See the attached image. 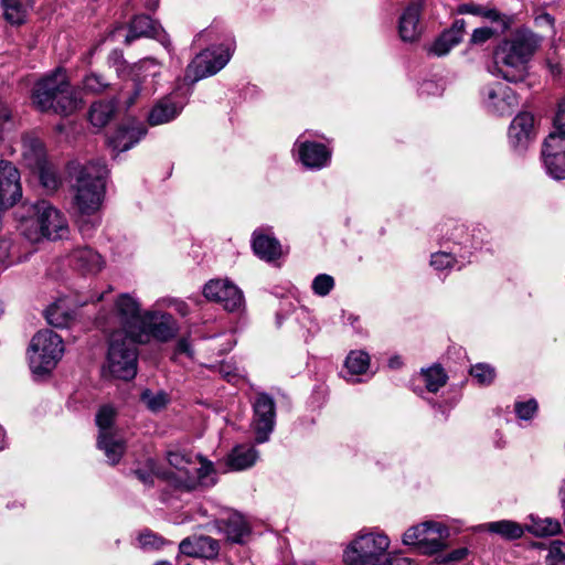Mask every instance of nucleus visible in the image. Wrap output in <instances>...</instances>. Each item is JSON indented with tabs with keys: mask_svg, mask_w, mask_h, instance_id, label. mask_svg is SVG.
<instances>
[{
	"mask_svg": "<svg viewBox=\"0 0 565 565\" xmlns=\"http://www.w3.org/2000/svg\"><path fill=\"white\" fill-rule=\"evenodd\" d=\"M541 38L526 28L516 29L493 50L492 74L510 83L524 82Z\"/></svg>",
	"mask_w": 565,
	"mask_h": 565,
	"instance_id": "obj_1",
	"label": "nucleus"
},
{
	"mask_svg": "<svg viewBox=\"0 0 565 565\" xmlns=\"http://www.w3.org/2000/svg\"><path fill=\"white\" fill-rule=\"evenodd\" d=\"M70 174L73 180V206L81 215V230L85 231L84 217L94 215L102 205L108 169L104 161L95 160L86 164L73 163Z\"/></svg>",
	"mask_w": 565,
	"mask_h": 565,
	"instance_id": "obj_2",
	"label": "nucleus"
},
{
	"mask_svg": "<svg viewBox=\"0 0 565 565\" xmlns=\"http://www.w3.org/2000/svg\"><path fill=\"white\" fill-rule=\"evenodd\" d=\"M32 103L40 111L68 116L82 107L79 93L71 85L63 68L39 79L32 92Z\"/></svg>",
	"mask_w": 565,
	"mask_h": 565,
	"instance_id": "obj_3",
	"label": "nucleus"
},
{
	"mask_svg": "<svg viewBox=\"0 0 565 565\" xmlns=\"http://www.w3.org/2000/svg\"><path fill=\"white\" fill-rule=\"evenodd\" d=\"M142 321L140 302L128 292L118 295L113 308L108 312H100L97 317V323L104 332L141 338H143Z\"/></svg>",
	"mask_w": 565,
	"mask_h": 565,
	"instance_id": "obj_4",
	"label": "nucleus"
},
{
	"mask_svg": "<svg viewBox=\"0 0 565 565\" xmlns=\"http://www.w3.org/2000/svg\"><path fill=\"white\" fill-rule=\"evenodd\" d=\"M31 210L33 215L21 222V232L29 241H56L67 236L70 230L65 215L49 201H38Z\"/></svg>",
	"mask_w": 565,
	"mask_h": 565,
	"instance_id": "obj_5",
	"label": "nucleus"
},
{
	"mask_svg": "<svg viewBox=\"0 0 565 565\" xmlns=\"http://www.w3.org/2000/svg\"><path fill=\"white\" fill-rule=\"evenodd\" d=\"M141 337L110 333L105 370L115 379L130 381L138 370V344Z\"/></svg>",
	"mask_w": 565,
	"mask_h": 565,
	"instance_id": "obj_6",
	"label": "nucleus"
},
{
	"mask_svg": "<svg viewBox=\"0 0 565 565\" xmlns=\"http://www.w3.org/2000/svg\"><path fill=\"white\" fill-rule=\"evenodd\" d=\"M390 539L381 532H360L343 552L344 565H382Z\"/></svg>",
	"mask_w": 565,
	"mask_h": 565,
	"instance_id": "obj_7",
	"label": "nucleus"
},
{
	"mask_svg": "<svg viewBox=\"0 0 565 565\" xmlns=\"http://www.w3.org/2000/svg\"><path fill=\"white\" fill-rule=\"evenodd\" d=\"M63 339L52 330L36 332L29 348L31 372L36 376L50 374L63 355Z\"/></svg>",
	"mask_w": 565,
	"mask_h": 565,
	"instance_id": "obj_8",
	"label": "nucleus"
},
{
	"mask_svg": "<svg viewBox=\"0 0 565 565\" xmlns=\"http://www.w3.org/2000/svg\"><path fill=\"white\" fill-rule=\"evenodd\" d=\"M448 536L447 526L427 521L409 527L403 535V543L416 546L422 554L433 555L446 547Z\"/></svg>",
	"mask_w": 565,
	"mask_h": 565,
	"instance_id": "obj_9",
	"label": "nucleus"
},
{
	"mask_svg": "<svg viewBox=\"0 0 565 565\" xmlns=\"http://www.w3.org/2000/svg\"><path fill=\"white\" fill-rule=\"evenodd\" d=\"M115 416L116 411L109 405L100 407L96 415V424L99 428L97 446L113 465L120 460L125 451L124 440L111 431Z\"/></svg>",
	"mask_w": 565,
	"mask_h": 565,
	"instance_id": "obj_10",
	"label": "nucleus"
},
{
	"mask_svg": "<svg viewBox=\"0 0 565 565\" xmlns=\"http://www.w3.org/2000/svg\"><path fill=\"white\" fill-rule=\"evenodd\" d=\"M232 53L228 45H220L200 53L186 67L185 79L193 83L216 74L230 62Z\"/></svg>",
	"mask_w": 565,
	"mask_h": 565,
	"instance_id": "obj_11",
	"label": "nucleus"
},
{
	"mask_svg": "<svg viewBox=\"0 0 565 565\" xmlns=\"http://www.w3.org/2000/svg\"><path fill=\"white\" fill-rule=\"evenodd\" d=\"M161 66L154 58L141 60L134 67V92L127 99V107L132 106L136 100L143 96L150 97L159 87Z\"/></svg>",
	"mask_w": 565,
	"mask_h": 565,
	"instance_id": "obj_12",
	"label": "nucleus"
},
{
	"mask_svg": "<svg viewBox=\"0 0 565 565\" xmlns=\"http://www.w3.org/2000/svg\"><path fill=\"white\" fill-rule=\"evenodd\" d=\"M24 157L33 162L39 173V179L42 186L47 192L56 191L62 184L61 178L57 174L55 167L45 160L44 146L39 139H26L23 142Z\"/></svg>",
	"mask_w": 565,
	"mask_h": 565,
	"instance_id": "obj_13",
	"label": "nucleus"
},
{
	"mask_svg": "<svg viewBox=\"0 0 565 565\" xmlns=\"http://www.w3.org/2000/svg\"><path fill=\"white\" fill-rule=\"evenodd\" d=\"M252 427L255 434V441L264 444L269 440L276 420V404L267 393H257L253 403Z\"/></svg>",
	"mask_w": 565,
	"mask_h": 565,
	"instance_id": "obj_14",
	"label": "nucleus"
},
{
	"mask_svg": "<svg viewBox=\"0 0 565 565\" xmlns=\"http://www.w3.org/2000/svg\"><path fill=\"white\" fill-rule=\"evenodd\" d=\"M186 102V97L179 90H173L161 97L149 110L148 124L150 126H159L174 120L182 113Z\"/></svg>",
	"mask_w": 565,
	"mask_h": 565,
	"instance_id": "obj_15",
	"label": "nucleus"
},
{
	"mask_svg": "<svg viewBox=\"0 0 565 565\" xmlns=\"http://www.w3.org/2000/svg\"><path fill=\"white\" fill-rule=\"evenodd\" d=\"M203 294L206 299L222 305L231 312L239 310L244 303L242 291L228 280H210L205 284Z\"/></svg>",
	"mask_w": 565,
	"mask_h": 565,
	"instance_id": "obj_16",
	"label": "nucleus"
},
{
	"mask_svg": "<svg viewBox=\"0 0 565 565\" xmlns=\"http://www.w3.org/2000/svg\"><path fill=\"white\" fill-rule=\"evenodd\" d=\"M178 331V322L170 313L157 311H146L143 313V342L149 335L158 341L167 342L174 338Z\"/></svg>",
	"mask_w": 565,
	"mask_h": 565,
	"instance_id": "obj_17",
	"label": "nucleus"
},
{
	"mask_svg": "<svg viewBox=\"0 0 565 565\" xmlns=\"http://www.w3.org/2000/svg\"><path fill=\"white\" fill-rule=\"evenodd\" d=\"M483 100L487 109L499 116L510 115L519 104L514 90L502 83L486 86Z\"/></svg>",
	"mask_w": 565,
	"mask_h": 565,
	"instance_id": "obj_18",
	"label": "nucleus"
},
{
	"mask_svg": "<svg viewBox=\"0 0 565 565\" xmlns=\"http://www.w3.org/2000/svg\"><path fill=\"white\" fill-rule=\"evenodd\" d=\"M542 159L547 174L555 180L565 179V138L548 135L542 148Z\"/></svg>",
	"mask_w": 565,
	"mask_h": 565,
	"instance_id": "obj_19",
	"label": "nucleus"
},
{
	"mask_svg": "<svg viewBox=\"0 0 565 565\" xmlns=\"http://www.w3.org/2000/svg\"><path fill=\"white\" fill-rule=\"evenodd\" d=\"M534 117L523 111L514 117L509 127L510 146L518 152L524 151L534 139Z\"/></svg>",
	"mask_w": 565,
	"mask_h": 565,
	"instance_id": "obj_20",
	"label": "nucleus"
},
{
	"mask_svg": "<svg viewBox=\"0 0 565 565\" xmlns=\"http://www.w3.org/2000/svg\"><path fill=\"white\" fill-rule=\"evenodd\" d=\"M148 36L157 39L166 49L171 46L168 34L161 26L146 14L136 15L129 26V31L125 38V43L130 44L134 40Z\"/></svg>",
	"mask_w": 565,
	"mask_h": 565,
	"instance_id": "obj_21",
	"label": "nucleus"
},
{
	"mask_svg": "<svg viewBox=\"0 0 565 565\" xmlns=\"http://www.w3.org/2000/svg\"><path fill=\"white\" fill-rule=\"evenodd\" d=\"M466 33V21L457 19L451 26L445 30L434 42L426 49L430 56L443 57L447 55L452 47L458 45Z\"/></svg>",
	"mask_w": 565,
	"mask_h": 565,
	"instance_id": "obj_22",
	"label": "nucleus"
},
{
	"mask_svg": "<svg viewBox=\"0 0 565 565\" xmlns=\"http://www.w3.org/2000/svg\"><path fill=\"white\" fill-rule=\"evenodd\" d=\"M68 263L76 271L87 275L99 273L105 265L102 255L89 246L74 248L68 255Z\"/></svg>",
	"mask_w": 565,
	"mask_h": 565,
	"instance_id": "obj_23",
	"label": "nucleus"
},
{
	"mask_svg": "<svg viewBox=\"0 0 565 565\" xmlns=\"http://www.w3.org/2000/svg\"><path fill=\"white\" fill-rule=\"evenodd\" d=\"M22 196L19 170L9 161L0 160V199L15 204Z\"/></svg>",
	"mask_w": 565,
	"mask_h": 565,
	"instance_id": "obj_24",
	"label": "nucleus"
},
{
	"mask_svg": "<svg viewBox=\"0 0 565 565\" xmlns=\"http://www.w3.org/2000/svg\"><path fill=\"white\" fill-rule=\"evenodd\" d=\"M299 159L309 169H322L331 160V150L324 145L315 141H296Z\"/></svg>",
	"mask_w": 565,
	"mask_h": 565,
	"instance_id": "obj_25",
	"label": "nucleus"
},
{
	"mask_svg": "<svg viewBox=\"0 0 565 565\" xmlns=\"http://www.w3.org/2000/svg\"><path fill=\"white\" fill-rule=\"evenodd\" d=\"M179 550L186 556L212 558L218 553V543L210 536L194 535L181 541Z\"/></svg>",
	"mask_w": 565,
	"mask_h": 565,
	"instance_id": "obj_26",
	"label": "nucleus"
},
{
	"mask_svg": "<svg viewBox=\"0 0 565 565\" xmlns=\"http://www.w3.org/2000/svg\"><path fill=\"white\" fill-rule=\"evenodd\" d=\"M186 478L182 489L188 491L196 489L199 486L210 487L214 484V468L211 461L196 456L190 470H186Z\"/></svg>",
	"mask_w": 565,
	"mask_h": 565,
	"instance_id": "obj_27",
	"label": "nucleus"
},
{
	"mask_svg": "<svg viewBox=\"0 0 565 565\" xmlns=\"http://www.w3.org/2000/svg\"><path fill=\"white\" fill-rule=\"evenodd\" d=\"M195 457V455L182 452L179 450L169 451L168 461L169 465L175 469V471H163V479L174 482L178 488H183L184 480L188 475L186 470L191 469Z\"/></svg>",
	"mask_w": 565,
	"mask_h": 565,
	"instance_id": "obj_28",
	"label": "nucleus"
},
{
	"mask_svg": "<svg viewBox=\"0 0 565 565\" xmlns=\"http://www.w3.org/2000/svg\"><path fill=\"white\" fill-rule=\"evenodd\" d=\"M147 134L143 126L120 127L107 138L108 146L119 152L132 148Z\"/></svg>",
	"mask_w": 565,
	"mask_h": 565,
	"instance_id": "obj_29",
	"label": "nucleus"
},
{
	"mask_svg": "<svg viewBox=\"0 0 565 565\" xmlns=\"http://www.w3.org/2000/svg\"><path fill=\"white\" fill-rule=\"evenodd\" d=\"M422 3L412 2L403 12L399 19V35L403 41H415L419 35V19Z\"/></svg>",
	"mask_w": 565,
	"mask_h": 565,
	"instance_id": "obj_30",
	"label": "nucleus"
},
{
	"mask_svg": "<svg viewBox=\"0 0 565 565\" xmlns=\"http://www.w3.org/2000/svg\"><path fill=\"white\" fill-rule=\"evenodd\" d=\"M252 247L254 253L266 262H273L281 256V245L274 236L264 234L262 231L253 233Z\"/></svg>",
	"mask_w": 565,
	"mask_h": 565,
	"instance_id": "obj_31",
	"label": "nucleus"
},
{
	"mask_svg": "<svg viewBox=\"0 0 565 565\" xmlns=\"http://www.w3.org/2000/svg\"><path fill=\"white\" fill-rule=\"evenodd\" d=\"M258 459V451L252 445H237L228 454L227 466L235 471L250 468Z\"/></svg>",
	"mask_w": 565,
	"mask_h": 565,
	"instance_id": "obj_32",
	"label": "nucleus"
},
{
	"mask_svg": "<svg viewBox=\"0 0 565 565\" xmlns=\"http://www.w3.org/2000/svg\"><path fill=\"white\" fill-rule=\"evenodd\" d=\"M483 527L490 533L500 535L505 540H516L524 534L521 524L511 520H501L483 524Z\"/></svg>",
	"mask_w": 565,
	"mask_h": 565,
	"instance_id": "obj_33",
	"label": "nucleus"
},
{
	"mask_svg": "<svg viewBox=\"0 0 565 565\" xmlns=\"http://www.w3.org/2000/svg\"><path fill=\"white\" fill-rule=\"evenodd\" d=\"M4 19L11 24H21L26 14L30 0H1Z\"/></svg>",
	"mask_w": 565,
	"mask_h": 565,
	"instance_id": "obj_34",
	"label": "nucleus"
},
{
	"mask_svg": "<svg viewBox=\"0 0 565 565\" xmlns=\"http://www.w3.org/2000/svg\"><path fill=\"white\" fill-rule=\"evenodd\" d=\"M225 532L232 542L243 543L249 534V525L241 514H232L226 521Z\"/></svg>",
	"mask_w": 565,
	"mask_h": 565,
	"instance_id": "obj_35",
	"label": "nucleus"
},
{
	"mask_svg": "<svg viewBox=\"0 0 565 565\" xmlns=\"http://www.w3.org/2000/svg\"><path fill=\"white\" fill-rule=\"evenodd\" d=\"M115 111V106L108 102H96L90 106L89 120L96 127L108 124Z\"/></svg>",
	"mask_w": 565,
	"mask_h": 565,
	"instance_id": "obj_36",
	"label": "nucleus"
},
{
	"mask_svg": "<svg viewBox=\"0 0 565 565\" xmlns=\"http://www.w3.org/2000/svg\"><path fill=\"white\" fill-rule=\"evenodd\" d=\"M420 377L427 388L431 393H436L447 382V374L440 366H431L422 370Z\"/></svg>",
	"mask_w": 565,
	"mask_h": 565,
	"instance_id": "obj_37",
	"label": "nucleus"
},
{
	"mask_svg": "<svg viewBox=\"0 0 565 565\" xmlns=\"http://www.w3.org/2000/svg\"><path fill=\"white\" fill-rule=\"evenodd\" d=\"M344 365L351 375L363 374L369 369L370 356L364 351H351L345 359Z\"/></svg>",
	"mask_w": 565,
	"mask_h": 565,
	"instance_id": "obj_38",
	"label": "nucleus"
},
{
	"mask_svg": "<svg viewBox=\"0 0 565 565\" xmlns=\"http://www.w3.org/2000/svg\"><path fill=\"white\" fill-rule=\"evenodd\" d=\"M82 87L88 94H102L110 87V83L103 74L89 72L84 76Z\"/></svg>",
	"mask_w": 565,
	"mask_h": 565,
	"instance_id": "obj_39",
	"label": "nucleus"
},
{
	"mask_svg": "<svg viewBox=\"0 0 565 565\" xmlns=\"http://www.w3.org/2000/svg\"><path fill=\"white\" fill-rule=\"evenodd\" d=\"M561 523L554 519H537L533 520L529 531L536 536L556 535L561 532Z\"/></svg>",
	"mask_w": 565,
	"mask_h": 565,
	"instance_id": "obj_40",
	"label": "nucleus"
},
{
	"mask_svg": "<svg viewBox=\"0 0 565 565\" xmlns=\"http://www.w3.org/2000/svg\"><path fill=\"white\" fill-rule=\"evenodd\" d=\"M135 476L146 486L153 484L154 478L163 479V471L158 467L156 460L149 458L145 467L134 470Z\"/></svg>",
	"mask_w": 565,
	"mask_h": 565,
	"instance_id": "obj_41",
	"label": "nucleus"
},
{
	"mask_svg": "<svg viewBox=\"0 0 565 565\" xmlns=\"http://www.w3.org/2000/svg\"><path fill=\"white\" fill-rule=\"evenodd\" d=\"M140 399L151 412L161 411L166 407L169 401L168 395L164 392L160 391L153 393L150 390H145L141 393Z\"/></svg>",
	"mask_w": 565,
	"mask_h": 565,
	"instance_id": "obj_42",
	"label": "nucleus"
},
{
	"mask_svg": "<svg viewBox=\"0 0 565 565\" xmlns=\"http://www.w3.org/2000/svg\"><path fill=\"white\" fill-rule=\"evenodd\" d=\"M47 322L55 328H64L68 326L71 316L57 305H52L45 310Z\"/></svg>",
	"mask_w": 565,
	"mask_h": 565,
	"instance_id": "obj_43",
	"label": "nucleus"
},
{
	"mask_svg": "<svg viewBox=\"0 0 565 565\" xmlns=\"http://www.w3.org/2000/svg\"><path fill=\"white\" fill-rule=\"evenodd\" d=\"M470 374L480 385H489L495 377L494 369L486 363H478L471 366Z\"/></svg>",
	"mask_w": 565,
	"mask_h": 565,
	"instance_id": "obj_44",
	"label": "nucleus"
},
{
	"mask_svg": "<svg viewBox=\"0 0 565 565\" xmlns=\"http://www.w3.org/2000/svg\"><path fill=\"white\" fill-rule=\"evenodd\" d=\"M334 287V279L332 276L327 274L318 275L312 281V290L316 295L324 297Z\"/></svg>",
	"mask_w": 565,
	"mask_h": 565,
	"instance_id": "obj_45",
	"label": "nucleus"
},
{
	"mask_svg": "<svg viewBox=\"0 0 565 565\" xmlns=\"http://www.w3.org/2000/svg\"><path fill=\"white\" fill-rule=\"evenodd\" d=\"M537 407V402L534 398H531L525 402H516L514 404V412L518 418L522 420H530L536 414Z\"/></svg>",
	"mask_w": 565,
	"mask_h": 565,
	"instance_id": "obj_46",
	"label": "nucleus"
},
{
	"mask_svg": "<svg viewBox=\"0 0 565 565\" xmlns=\"http://www.w3.org/2000/svg\"><path fill=\"white\" fill-rule=\"evenodd\" d=\"M138 541L145 550H159L164 544V540L151 531L140 533Z\"/></svg>",
	"mask_w": 565,
	"mask_h": 565,
	"instance_id": "obj_47",
	"label": "nucleus"
},
{
	"mask_svg": "<svg viewBox=\"0 0 565 565\" xmlns=\"http://www.w3.org/2000/svg\"><path fill=\"white\" fill-rule=\"evenodd\" d=\"M107 64L109 67L115 68L118 76L124 75L128 71V63L120 50H114L109 53Z\"/></svg>",
	"mask_w": 565,
	"mask_h": 565,
	"instance_id": "obj_48",
	"label": "nucleus"
},
{
	"mask_svg": "<svg viewBox=\"0 0 565 565\" xmlns=\"http://www.w3.org/2000/svg\"><path fill=\"white\" fill-rule=\"evenodd\" d=\"M455 257L446 252H437L430 256V265L436 270H445L455 265Z\"/></svg>",
	"mask_w": 565,
	"mask_h": 565,
	"instance_id": "obj_49",
	"label": "nucleus"
},
{
	"mask_svg": "<svg viewBox=\"0 0 565 565\" xmlns=\"http://www.w3.org/2000/svg\"><path fill=\"white\" fill-rule=\"evenodd\" d=\"M553 126L554 130L550 135H556L559 138H565V98L558 104Z\"/></svg>",
	"mask_w": 565,
	"mask_h": 565,
	"instance_id": "obj_50",
	"label": "nucleus"
},
{
	"mask_svg": "<svg viewBox=\"0 0 565 565\" xmlns=\"http://www.w3.org/2000/svg\"><path fill=\"white\" fill-rule=\"evenodd\" d=\"M494 30L488 26L475 29L470 42L472 44H483L494 35Z\"/></svg>",
	"mask_w": 565,
	"mask_h": 565,
	"instance_id": "obj_51",
	"label": "nucleus"
},
{
	"mask_svg": "<svg viewBox=\"0 0 565 565\" xmlns=\"http://www.w3.org/2000/svg\"><path fill=\"white\" fill-rule=\"evenodd\" d=\"M468 555V550L466 547H460L454 550L445 555L438 556V563H454L462 561Z\"/></svg>",
	"mask_w": 565,
	"mask_h": 565,
	"instance_id": "obj_52",
	"label": "nucleus"
},
{
	"mask_svg": "<svg viewBox=\"0 0 565 565\" xmlns=\"http://www.w3.org/2000/svg\"><path fill=\"white\" fill-rule=\"evenodd\" d=\"M382 565H414L413 561L401 554H392L387 551Z\"/></svg>",
	"mask_w": 565,
	"mask_h": 565,
	"instance_id": "obj_53",
	"label": "nucleus"
},
{
	"mask_svg": "<svg viewBox=\"0 0 565 565\" xmlns=\"http://www.w3.org/2000/svg\"><path fill=\"white\" fill-rule=\"evenodd\" d=\"M563 543L561 541H554L551 544L550 551H548V559L554 562H565V554L562 551Z\"/></svg>",
	"mask_w": 565,
	"mask_h": 565,
	"instance_id": "obj_54",
	"label": "nucleus"
},
{
	"mask_svg": "<svg viewBox=\"0 0 565 565\" xmlns=\"http://www.w3.org/2000/svg\"><path fill=\"white\" fill-rule=\"evenodd\" d=\"M11 242L4 238H0V265L9 266Z\"/></svg>",
	"mask_w": 565,
	"mask_h": 565,
	"instance_id": "obj_55",
	"label": "nucleus"
},
{
	"mask_svg": "<svg viewBox=\"0 0 565 565\" xmlns=\"http://www.w3.org/2000/svg\"><path fill=\"white\" fill-rule=\"evenodd\" d=\"M11 125V110L4 102L0 99V132Z\"/></svg>",
	"mask_w": 565,
	"mask_h": 565,
	"instance_id": "obj_56",
	"label": "nucleus"
},
{
	"mask_svg": "<svg viewBox=\"0 0 565 565\" xmlns=\"http://www.w3.org/2000/svg\"><path fill=\"white\" fill-rule=\"evenodd\" d=\"M482 4H477L473 2L470 3H461L456 8V13L458 14H472L479 17L480 8Z\"/></svg>",
	"mask_w": 565,
	"mask_h": 565,
	"instance_id": "obj_57",
	"label": "nucleus"
},
{
	"mask_svg": "<svg viewBox=\"0 0 565 565\" xmlns=\"http://www.w3.org/2000/svg\"><path fill=\"white\" fill-rule=\"evenodd\" d=\"M479 17H482L483 19H487L491 22H499L502 18L501 13L497 9L484 6H481Z\"/></svg>",
	"mask_w": 565,
	"mask_h": 565,
	"instance_id": "obj_58",
	"label": "nucleus"
},
{
	"mask_svg": "<svg viewBox=\"0 0 565 565\" xmlns=\"http://www.w3.org/2000/svg\"><path fill=\"white\" fill-rule=\"evenodd\" d=\"M175 354H185L190 358L193 355V352H192V349H191V345H190L188 339L182 338L177 342Z\"/></svg>",
	"mask_w": 565,
	"mask_h": 565,
	"instance_id": "obj_59",
	"label": "nucleus"
},
{
	"mask_svg": "<svg viewBox=\"0 0 565 565\" xmlns=\"http://www.w3.org/2000/svg\"><path fill=\"white\" fill-rule=\"evenodd\" d=\"M539 19L550 24V26H554V18L551 14L544 13Z\"/></svg>",
	"mask_w": 565,
	"mask_h": 565,
	"instance_id": "obj_60",
	"label": "nucleus"
},
{
	"mask_svg": "<svg viewBox=\"0 0 565 565\" xmlns=\"http://www.w3.org/2000/svg\"><path fill=\"white\" fill-rule=\"evenodd\" d=\"M177 310L182 316L188 315V306L184 302H178L177 303Z\"/></svg>",
	"mask_w": 565,
	"mask_h": 565,
	"instance_id": "obj_61",
	"label": "nucleus"
},
{
	"mask_svg": "<svg viewBox=\"0 0 565 565\" xmlns=\"http://www.w3.org/2000/svg\"><path fill=\"white\" fill-rule=\"evenodd\" d=\"M559 499L563 504H565V479L562 481V484L559 487L558 491Z\"/></svg>",
	"mask_w": 565,
	"mask_h": 565,
	"instance_id": "obj_62",
	"label": "nucleus"
},
{
	"mask_svg": "<svg viewBox=\"0 0 565 565\" xmlns=\"http://www.w3.org/2000/svg\"><path fill=\"white\" fill-rule=\"evenodd\" d=\"M6 446V433L3 428L0 426V450H2Z\"/></svg>",
	"mask_w": 565,
	"mask_h": 565,
	"instance_id": "obj_63",
	"label": "nucleus"
},
{
	"mask_svg": "<svg viewBox=\"0 0 565 565\" xmlns=\"http://www.w3.org/2000/svg\"><path fill=\"white\" fill-rule=\"evenodd\" d=\"M146 7L149 10H154L158 7V0H147Z\"/></svg>",
	"mask_w": 565,
	"mask_h": 565,
	"instance_id": "obj_64",
	"label": "nucleus"
}]
</instances>
